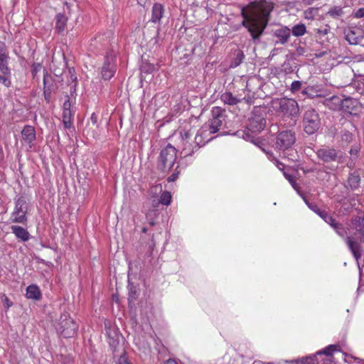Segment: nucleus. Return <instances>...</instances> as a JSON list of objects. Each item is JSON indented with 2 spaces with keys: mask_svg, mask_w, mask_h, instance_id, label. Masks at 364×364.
<instances>
[{
  "mask_svg": "<svg viewBox=\"0 0 364 364\" xmlns=\"http://www.w3.org/2000/svg\"><path fill=\"white\" fill-rule=\"evenodd\" d=\"M353 16L355 18H364V7L355 10L353 13Z\"/></svg>",
  "mask_w": 364,
  "mask_h": 364,
  "instance_id": "40",
  "label": "nucleus"
},
{
  "mask_svg": "<svg viewBox=\"0 0 364 364\" xmlns=\"http://www.w3.org/2000/svg\"><path fill=\"white\" fill-rule=\"evenodd\" d=\"M26 297L34 300H38L41 299V291L37 285L32 284L26 289Z\"/></svg>",
  "mask_w": 364,
  "mask_h": 364,
  "instance_id": "23",
  "label": "nucleus"
},
{
  "mask_svg": "<svg viewBox=\"0 0 364 364\" xmlns=\"http://www.w3.org/2000/svg\"><path fill=\"white\" fill-rule=\"evenodd\" d=\"M302 124L304 132L308 135H312L317 132L321 127V118L318 112L313 108L305 111Z\"/></svg>",
  "mask_w": 364,
  "mask_h": 364,
  "instance_id": "4",
  "label": "nucleus"
},
{
  "mask_svg": "<svg viewBox=\"0 0 364 364\" xmlns=\"http://www.w3.org/2000/svg\"><path fill=\"white\" fill-rule=\"evenodd\" d=\"M136 299V291L134 288H130L129 292V304L132 302V301L135 300Z\"/></svg>",
  "mask_w": 364,
  "mask_h": 364,
  "instance_id": "45",
  "label": "nucleus"
},
{
  "mask_svg": "<svg viewBox=\"0 0 364 364\" xmlns=\"http://www.w3.org/2000/svg\"><path fill=\"white\" fill-rule=\"evenodd\" d=\"M11 229L16 237L21 240L26 242L29 240L30 234L26 229L18 225H12Z\"/></svg>",
  "mask_w": 364,
  "mask_h": 364,
  "instance_id": "20",
  "label": "nucleus"
},
{
  "mask_svg": "<svg viewBox=\"0 0 364 364\" xmlns=\"http://www.w3.org/2000/svg\"><path fill=\"white\" fill-rule=\"evenodd\" d=\"M266 127V119L259 107H255L248 119L247 129L254 132H260Z\"/></svg>",
  "mask_w": 364,
  "mask_h": 364,
  "instance_id": "8",
  "label": "nucleus"
},
{
  "mask_svg": "<svg viewBox=\"0 0 364 364\" xmlns=\"http://www.w3.org/2000/svg\"><path fill=\"white\" fill-rule=\"evenodd\" d=\"M178 168L179 166H177L173 173L167 178L168 182H173L178 178V175L180 174V170H178Z\"/></svg>",
  "mask_w": 364,
  "mask_h": 364,
  "instance_id": "39",
  "label": "nucleus"
},
{
  "mask_svg": "<svg viewBox=\"0 0 364 364\" xmlns=\"http://www.w3.org/2000/svg\"><path fill=\"white\" fill-rule=\"evenodd\" d=\"M41 69V65L40 63H33L31 66V73L33 75V77H35L36 75L38 72H39Z\"/></svg>",
  "mask_w": 364,
  "mask_h": 364,
  "instance_id": "42",
  "label": "nucleus"
},
{
  "mask_svg": "<svg viewBox=\"0 0 364 364\" xmlns=\"http://www.w3.org/2000/svg\"><path fill=\"white\" fill-rule=\"evenodd\" d=\"M339 154V151L331 148L320 149L316 152L318 158L326 163L338 161L341 158Z\"/></svg>",
  "mask_w": 364,
  "mask_h": 364,
  "instance_id": "14",
  "label": "nucleus"
},
{
  "mask_svg": "<svg viewBox=\"0 0 364 364\" xmlns=\"http://www.w3.org/2000/svg\"><path fill=\"white\" fill-rule=\"evenodd\" d=\"M359 87L358 88V92L364 95V77L360 80Z\"/></svg>",
  "mask_w": 364,
  "mask_h": 364,
  "instance_id": "48",
  "label": "nucleus"
},
{
  "mask_svg": "<svg viewBox=\"0 0 364 364\" xmlns=\"http://www.w3.org/2000/svg\"><path fill=\"white\" fill-rule=\"evenodd\" d=\"M0 83L4 85L6 87H9L11 85V72L9 75L1 74L0 75Z\"/></svg>",
  "mask_w": 364,
  "mask_h": 364,
  "instance_id": "35",
  "label": "nucleus"
},
{
  "mask_svg": "<svg viewBox=\"0 0 364 364\" xmlns=\"http://www.w3.org/2000/svg\"><path fill=\"white\" fill-rule=\"evenodd\" d=\"M301 86L302 82L301 81L295 80L292 82L290 90L292 92H296L301 90Z\"/></svg>",
  "mask_w": 364,
  "mask_h": 364,
  "instance_id": "38",
  "label": "nucleus"
},
{
  "mask_svg": "<svg viewBox=\"0 0 364 364\" xmlns=\"http://www.w3.org/2000/svg\"><path fill=\"white\" fill-rule=\"evenodd\" d=\"M195 143L198 145V147L203 146L205 145V142H203L202 141V134H197L195 137Z\"/></svg>",
  "mask_w": 364,
  "mask_h": 364,
  "instance_id": "46",
  "label": "nucleus"
},
{
  "mask_svg": "<svg viewBox=\"0 0 364 364\" xmlns=\"http://www.w3.org/2000/svg\"><path fill=\"white\" fill-rule=\"evenodd\" d=\"M146 231H147V228H145V227H144V228H143V229H142V232H146Z\"/></svg>",
  "mask_w": 364,
  "mask_h": 364,
  "instance_id": "61",
  "label": "nucleus"
},
{
  "mask_svg": "<svg viewBox=\"0 0 364 364\" xmlns=\"http://www.w3.org/2000/svg\"><path fill=\"white\" fill-rule=\"evenodd\" d=\"M303 199L308 207L318 215L326 223L332 222L333 217L330 215L327 211L321 210L315 203H309L305 197H303Z\"/></svg>",
  "mask_w": 364,
  "mask_h": 364,
  "instance_id": "18",
  "label": "nucleus"
},
{
  "mask_svg": "<svg viewBox=\"0 0 364 364\" xmlns=\"http://www.w3.org/2000/svg\"><path fill=\"white\" fill-rule=\"evenodd\" d=\"M55 88L52 77L46 72L43 75V91L53 92Z\"/></svg>",
  "mask_w": 364,
  "mask_h": 364,
  "instance_id": "26",
  "label": "nucleus"
},
{
  "mask_svg": "<svg viewBox=\"0 0 364 364\" xmlns=\"http://www.w3.org/2000/svg\"><path fill=\"white\" fill-rule=\"evenodd\" d=\"M78 328L77 324L67 313L60 315L56 326L58 332L64 338L73 337Z\"/></svg>",
  "mask_w": 364,
  "mask_h": 364,
  "instance_id": "6",
  "label": "nucleus"
},
{
  "mask_svg": "<svg viewBox=\"0 0 364 364\" xmlns=\"http://www.w3.org/2000/svg\"><path fill=\"white\" fill-rule=\"evenodd\" d=\"M156 69L155 65L151 63H144L141 66V70L142 73H151Z\"/></svg>",
  "mask_w": 364,
  "mask_h": 364,
  "instance_id": "37",
  "label": "nucleus"
},
{
  "mask_svg": "<svg viewBox=\"0 0 364 364\" xmlns=\"http://www.w3.org/2000/svg\"><path fill=\"white\" fill-rule=\"evenodd\" d=\"M177 158V150L168 144L164 148L159 154L157 161V168L163 172L168 173L173 166Z\"/></svg>",
  "mask_w": 364,
  "mask_h": 364,
  "instance_id": "3",
  "label": "nucleus"
},
{
  "mask_svg": "<svg viewBox=\"0 0 364 364\" xmlns=\"http://www.w3.org/2000/svg\"><path fill=\"white\" fill-rule=\"evenodd\" d=\"M341 109L350 114H356L360 109L359 102L352 97H346L341 102Z\"/></svg>",
  "mask_w": 364,
  "mask_h": 364,
  "instance_id": "16",
  "label": "nucleus"
},
{
  "mask_svg": "<svg viewBox=\"0 0 364 364\" xmlns=\"http://www.w3.org/2000/svg\"><path fill=\"white\" fill-rule=\"evenodd\" d=\"M284 176L286 179L288 180V181L291 183L292 187L294 190L297 191L298 193H299L302 198L304 197L301 193L300 192V186L296 182L294 178L289 173H287L286 172H284Z\"/></svg>",
  "mask_w": 364,
  "mask_h": 364,
  "instance_id": "31",
  "label": "nucleus"
},
{
  "mask_svg": "<svg viewBox=\"0 0 364 364\" xmlns=\"http://www.w3.org/2000/svg\"><path fill=\"white\" fill-rule=\"evenodd\" d=\"M63 122L65 129H69L73 124V113L72 111H63Z\"/></svg>",
  "mask_w": 364,
  "mask_h": 364,
  "instance_id": "29",
  "label": "nucleus"
},
{
  "mask_svg": "<svg viewBox=\"0 0 364 364\" xmlns=\"http://www.w3.org/2000/svg\"><path fill=\"white\" fill-rule=\"evenodd\" d=\"M328 224L333 228L336 233L344 238L346 244L348 245L350 252L353 255L354 257L358 260L361 257L362 250L360 244L353 237L346 236L347 234L346 228L343 224L338 223L335 218H332V222H329Z\"/></svg>",
  "mask_w": 364,
  "mask_h": 364,
  "instance_id": "2",
  "label": "nucleus"
},
{
  "mask_svg": "<svg viewBox=\"0 0 364 364\" xmlns=\"http://www.w3.org/2000/svg\"><path fill=\"white\" fill-rule=\"evenodd\" d=\"M301 93L311 97H314V89L313 87H307L302 90Z\"/></svg>",
  "mask_w": 364,
  "mask_h": 364,
  "instance_id": "44",
  "label": "nucleus"
},
{
  "mask_svg": "<svg viewBox=\"0 0 364 364\" xmlns=\"http://www.w3.org/2000/svg\"><path fill=\"white\" fill-rule=\"evenodd\" d=\"M317 177H318V178H321V179L326 178L328 181L330 178V174L328 172H327L326 171L318 170L317 172Z\"/></svg>",
  "mask_w": 364,
  "mask_h": 364,
  "instance_id": "41",
  "label": "nucleus"
},
{
  "mask_svg": "<svg viewBox=\"0 0 364 364\" xmlns=\"http://www.w3.org/2000/svg\"><path fill=\"white\" fill-rule=\"evenodd\" d=\"M304 53H305V48L304 47L299 46L296 48V54L297 55H302L304 54Z\"/></svg>",
  "mask_w": 364,
  "mask_h": 364,
  "instance_id": "51",
  "label": "nucleus"
},
{
  "mask_svg": "<svg viewBox=\"0 0 364 364\" xmlns=\"http://www.w3.org/2000/svg\"><path fill=\"white\" fill-rule=\"evenodd\" d=\"M67 100H65V102L63 104V111H71V103L70 101V98L68 96H67Z\"/></svg>",
  "mask_w": 364,
  "mask_h": 364,
  "instance_id": "47",
  "label": "nucleus"
},
{
  "mask_svg": "<svg viewBox=\"0 0 364 364\" xmlns=\"http://www.w3.org/2000/svg\"><path fill=\"white\" fill-rule=\"evenodd\" d=\"M220 100L226 105H235L241 102V99L234 96L230 92H225L220 96Z\"/></svg>",
  "mask_w": 364,
  "mask_h": 364,
  "instance_id": "22",
  "label": "nucleus"
},
{
  "mask_svg": "<svg viewBox=\"0 0 364 364\" xmlns=\"http://www.w3.org/2000/svg\"><path fill=\"white\" fill-rule=\"evenodd\" d=\"M52 93L53 92H50L43 91L44 98L48 103H49L51 101Z\"/></svg>",
  "mask_w": 364,
  "mask_h": 364,
  "instance_id": "50",
  "label": "nucleus"
},
{
  "mask_svg": "<svg viewBox=\"0 0 364 364\" xmlns=\"http://www.w3.org/2000/svg\"><path fill=\"white\" fill-rule=\"evenodd\" d=\"M338 350H339V346H338V345H329L328 346H327L323 350L318 351L316 353V354H315V355H314L312 356H309V357H306L305 358H303L301 360L299 364H314L316 360L318 362L317 356L318 355H325L327 357L326 363L325 361H323V364H328V362L331 361V358L332 357L333 353L335 351H337Z\"/></svg>",
  "mask_w": 364,
  "mask_h": 364,
  "instance_id": "11",
  "label": "nucleus"
},
{
  "mask_svg": "<svg viewBox=\"0 0 364 364\" xmlns=\"http://www.w3.org/2000/svg\"><path fill=\"white\" fill-rule=\"evenodd\" d=\"M296 141V134L294 131L286 129L277 134L274 141V148L284 151L290 149Z\"/></svg>",
  "mask_w": 364,
  "mask_h": 364,
  "instance_id": "7",
  "label": "nucleus"
},
{
  "mask_svg": "<svg viewBox=\"0 0 364 364\" xmlns=\"http://www.w3.org/2000/svg\"><path fill=\"white\" fill-rule=\"evenodd\" d=\"M90 120L93 124H96L97 122V117L95 113H92L90 117Z\"/></svg>",
  "mask_w": 364,
  "mask_h": 364,
  "instance_id": "54",
  "label": "nucleus"
},
{
  "mask_svg": "<svg viewBox=\"0 0 364 364\" xmlns=\"http://www.w3.org/2000/svg\"><path fill=\"white\" fill-rule=\"evenodd\" d=\"M358 150L356 148H354V149L352 148L350 150V154L351 155H356L358 154Z\"/></svg>",
  "mask_w": 364,
  "mask_h": 364,
  "instance_id": "56",
  "label": "nucleus"
},
{
  "mask_svg": "<svg viewBox=\"0 0 364 364\" xmlns=\"http://www.w3.org/2000/svg\"><path fill=\"white\" fill-rule=\"evenodd\" d=\"M55 19V28L58 31V32L64 31L66 22L68 21L67 17L65 16V14L59 13L56 15Z\"/></svg>",
  "mask_w": 364,
  "mask_h": 364,
  "instance_id": "28",
  "label": "nucleus"
},
{
  "mask_svg": "<svg viewBox=\"0 0 364 364\" xmlns=\"http://www.w3.org/2000/svg\"><path fill=\"white\" fill-rule=\"evenodd\" d=\"M22 137L27 143H31L36 139V131L32 126H25L21 132Z\"/></svg>",
  "mask_w": 364,
  "mask_h": 364,
  "instance_id": "21",
  "label": "nucleus"
},
{
  "mask_svg": "<svg viewBox=\"0 0 364 364\" xmlns=\"http://www.w3.org/2000/svg\"><path fill=\"white\" fill-rule=\"evenodd\" d=\"M212 118L208 121L209 132L216 133L223 126L225 120V109L219 107H214L211 111Z\"/></svg>",
  "mask_w": 364,
  "mask_h": 364,
  "instance_id": "10",
  "label": "nucleus"
},
{
  "mask_svg": "<svg viewBox=\"0 0 364 364\" xmlns=\"http://www.w3.org/2000/svg\"><path fill=\"white\" fill-rule=\"evenodd\" d=\"M183 152L185 154V156L191 155L194 152V149L190 150V149H188V147L185 146L183 148Z\"/></svg>",
  "mask_w": 364,
  "mask_h": 364,
  "instance_id": "52",
  "label": "nucleus"
},
{
  "mask_svg": "<svg viewBox=\"0 0 364 364\" xmlns=\"http://www.w3.org/2000/svg\"><path fill=\"white\" fill-rule=\"evenodd\" d=\"M350 221L352 228L355 230V234L360 235L358 243L360 245L364 242V213L358 210V214L353 215Z\"/></svg>",
  "mask_w": 364,
  "mask_h": 364,
  "instance_id": "12",
  "label": "nucleus"
},
{
  "mask_svg": "<svg viewBox=\"0 0 364 364\" xmlns=\"http://www.w3.org/2000/svg\"><path fill=\"white\" fill-rule=\"evenodd\" d=\"M343 8L340 6H331L326 13V16H329L333 19H339L344 15Z\"/></svg>",
  "mask_w": 364,
  "mask_h": 364,
  "instance_id": "24",
  "label": "nucleus"
},
{
  "mask_svg": "<svg viewBox=\"0 0 364 364\" xmlns=\"http://www.w3.org/2000/svg\"><path fill=\"white\" fill-rule=\"evenodd\" d=\"M171 201V195L168 191H164L160 197L159 203L163 205H168Z\"/></svg>",
  "mask_w": 364,
  "mask_h": 364,
  "instance_id": "33",
  "label": "nucleus"
},
{
  "mask_svg": "<svg viewBox=\"0 0 364 364\" xmlns=\"http://www.w3.org/2000/svg\"><path fill=\"white\" fill-rule=\"evenodd\" d=\"M164 14V7L160 4H155L152 7L151 21L154 23L159 22Z\"/></svg>",
  "mask_w": 364,
  "mask_h": 364,
  "instance_id": "25",
  "label": "nucleus"
},
{
  "mask_svg": "<svg viewBox=\"0 0 364 364\" xmlns=\"http://www.w3.org/2000/svg\"><path fill=\"white\" fill-rule=\"evenodd\" d=\"M345 39L350 45H359L361 44L364 39V36L362 32H358L353 29H348L344 32Z\"/></svg>",
  "mask_w": 364,
  "mask_h": 364,
  "instance_id": "17",
  "label": "nucleus"
},
{
  "mask_svg": "<svg viewBox=\"0 0 364 364\" xmlns=\"http://www.w3.org/2000/svg\"><path fill=\"white\" fill-rule=\"evenodd\" d=\"M272 36L277 38L275 45H284L291 36V30L287 26H281L272 31Z\"/></svg>",
  "mask_w": 364,
  "mask_h": 364,
  "instance_id": "15",
  "label": "nucleus"
},
{
  "mask_svg": "<svg viewBox=\"0 0 364 364\" xmlns=\"http://www.w3.org/2000/svg\"><path fill=\"white\" fill-rule=\"evenodd\" d=\"M291 31L294 36L299 37L306 33V28L304 23H299L294 26Z\"/></svg>",
  "mask_w": 364,
  "mask_h": 364,
  "instance_id": "30",
  "label": "nucleus"
},
{
  "mask_svg": "<svg viewBox=\"0 0 364 364\" xmlns=\"http://www.w3.org/2000/svg\"><path fill=\"white\" fill-rule=\"evenodd\" d=\"M146 0H137V2L139 4H140L141 6H143L145 3H146Z\"/></svg>",
  "mask_w": 364,
  "mask_h": 364,
  "instance_id": "57",
  "label": "nucleus"
},
{
  "mask_svg": "<svg viewBox=\"0 0 364 364\" xmlns=\"http://www.w3.org/2000/svg\"><path fill=\"white\" fill-rule=\"evenodd\" d=\"M118 364H130L124 356H120L118 360Z\"/></svg>",
  "mask_w": 364,
  "mask_h": 364,
  "instance_id": "53",
  "label": "nucleus"
},
{
  "mask_svg": "<svg viewBox=\"0 0 364 364\" xmlns=\"http://www.w3.org/2000/svg\"><path fill=\"white\" fill-rule=\"evenodd\" d=\"M28 209L26 198L23 196L18 198L15 202V210L12 213V216L14 217L13 222L26 223L27 221L26 214Z\"/></svg>",
  "mask_w": 364,
  "mask_h": 364,
  "instance_id": "9",
  "label": "nucleus"
},
{
  "mask_svg": "<svg viewBox=\"0 0 364 364\" xmlns=\"http://www.w3.org/2000/svg\"><path fill=\"white\" fill-rule=\"evenodd\" d=\"M245 58V55L241 50H238L236 54L235 58L231 63V67H237L240 65Z\"/></svg>",
  "mask_w": 364,
  "mask_h": 364,
  "instance_id": "32",
  "label": "nucleus"
},
{
  "mask_svg": "<svg viewBox=\"0 0 364 364\" xmlns=\"http://www.w3.org/2000/svg\"><path fill=\"white\" fill-rule=\"evenodd\" d=\"M317 33L323 34V35H326L328 33V28H325L324 30L318 29Z\"/></svg>",
  "mask_w": 364,
  "mask_h": 364,
  "instance_id": "55",
  "label": "nucleus"
},
{
  "mask_svg": "<svg viewBox=\"0 0 364 364\" xmlns=\"http://www.w3.org/2000/svg\"><path fill=\"white\" fill-rule=\"evenodd\" d=\"M188 136H189V134H188V132H186V133L184 134V136H183V140H185V139H188Z\"/></svg>",
  "mask_w": 364,
  "mask_h": 364,
  "instance_id": "59",
  "label": "nucleus"
},
{
  "mask_svg": "<svg viewBox=\"0 0 364 364\" xmlns=\"http://www.w3.org/2000/svg\"><path fill=\"white\" fill-rule=\"evenodd\" d=\"M149 224H150V225H151V226H154V225H155V223H154V220H151V221L149 222Z\"/></svg>",
  "mask_w": 364,
  "mask_h": 364,
  "instance_id": "60",
  "label": "nucleus"
},
{
  "mask_svg": "<svg viewBox=\"0 0 364 364\" xmlns=\"http://www.w3.org/2000/svg\"><path fill=\"white\" fill-rule=\"evenodd\" d=\"M274 109L286 117H296L299 112L297 102L290 98L276 99L274 101Z\"/></svg>",
  "mask_w": 364,
  "mask_h": 364,
  "instance_id": "5",
  "label": "nucleus"
},
{
  "mask_svg": "<svg viewBox=\"0 0 364 364\" xmlns=\"http://www.w3.org/2000/svg\"><path fill=\"white\" fill-rule=\"evenodd\" d=\"M166 364H177V363L173 360H168L167 361Z\"/></svg>",
  "mask_w": 364,
  "mask_h": 364,
  "instance_id": "58",
  "label": "nucleus"
},
{
  "mask_svg": "<svg viewBox=\"0 0 364 364\" xmlns=\"http://www.w3.org/2000/svg\"><path fill=\"white\" fill-rule=\"evenodd\" d=\"M360 176L355 173H352L349 175L347 183L348 186L352 189L355 190L360 186Z\"/></svg>",
  "mask_w": 364,
  "mask_h": 364,
  "instance_id": "27",
  "label": "nucleus"
},
{
  "mask_svg": "<svg viewBox=\"0 0 364 364\" xmlns=\"http://www.w3.org/2000/svg\"><path fill=\"white\" fill-rule=\"evenodd\" d=\"M250 141L252 142L253 144H255V145H257L258 147L261 148L262 150L266 153L267 155H269L271 156H272V152H269V151H267L264 148H262V146L264 144V141L259 139V138H254V137H252L250 139Z\"/></svg>",
  "mask_w": 364,
  "mask_h": 364,
  "instance_id": "36",
  "label": "nucleus"
},
{
  "mask_svg": "<svg viewBox=\"0 0 364 364\" xmlns=\"http://www.w3.org/2000/svg\"><path fill=\"white\" fill-rule=\"evenodd\" d=\"M272 161H274V163H275L276 166H277V168H278L279 170H283V169H284V164H282V163H281L280 161H279V160H278L277 158H275V157L272 156Z\"/></svg>",
  "mask_w": 364,
  "mask_h": 364,
  "instance_id": "49",
  "label": "nucleus"
},
{
  "mask_svg": "<svg viewBox=\"0 0 364 364\" xmlns=\"http://www.w3.org/2000/svg\"><path fill=\"white\" fill-rule=\"evenodd\" d=\"M116 72V65L112 55H107L102 67V77L105 80H110Z\"/></svg>",
  "mask_w": 364,
  "mask_h": 364,
  "instance_id": "13",
  "label": "nucleus"
},
{
  "mask_svg": "<svg viewBox=\"0 0 364 364\" xmlns=\"http://www.w3.org/2000/svg\"><path fill=\"white\" fill-rule=\"evenodd\" d=\"M0 299L3 303L5 311H8L13 306V302L4 294H0Z\"/></svg>",
  "mask_w": 364,
  "mask_h": 364,
  "instance_id": "34",
  "label": "nucleus"
},
{
  "mask_svg": "<svg viewBox=\"0 0 364 364\" xmlns=\"http://www.w3.org/2000/svg\"><path fill=\"white\" fill-rule=\"evenodd\" d=\"M274 9V4L267 0L252 1L242 9V25L247 29L254 43L260 42Z\"/></svg>",
  "mask_w": 364,
  "mask_h": 364,
  "instance_id": "1",
  "label": "nucleus"
},
{
  "mask_svg": "<svg viewBox=\"0 0 364 364\" xmlns=\"http://www.w3.org/2000/svg\"><path fill=\"white\" fill-rule=\"evenodd\" d=\"M9 54L6 49L0 47V73L1 74L9 75L11 72L8 67Z\"/></svg>",
  "mask_w": 364,
  "mask_h": 364,
  "instance_id": "19",
  "label": "nucleus"
},
{
  "mask_svg": "<svg viewBox=\"0 0 364 364\" xmlns=\"http://www.w3.org/2000/svg\"><path fill=\"white\" fill-rule=\"evenodd\" d=\"M342 140L350 142L353 140V134L348 131H344L342 134Z\"/></svg>",
  "mask_w": 364,
  "mask_h": 364,
  "instance_id": "43",
  "label": "nucleus"
}]
</instances>
